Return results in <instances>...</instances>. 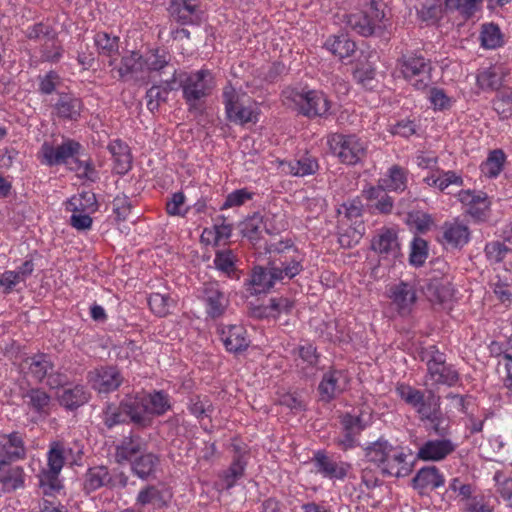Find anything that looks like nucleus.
<instances>
[{
  "instance_id": "obj_1",
  "label": "nucleus",
  "mask_w": 512,
  "mask_h": 512,
  "mask_svg": "<svg viewBox=\"0 0 512 512\" xmlns=\"http://www.w3.org/2000/svg\"><path fill=\"white\" fill-rule=\"evenodd\" d=\"M364 452L367 460L380 468L384 475L400 478L412 472L411 450L406 453L403 447L394 446L384 437L369 443Z\"/></svg>"
},
{
  "instance_id": "obj_2",
  "label": "nucleus",
  "mask_w": 512,
  "mask_h": 512,
  "mask_svg": "<svg viewBox=\"0 0 512 512\" xmlns=\"http://www.w3.org/2000/svg\"><path fill=\"white\" fill-rule=\"evenodd\" d=\"M396 69L416 90L424 91L433 83L432 62L424 57L420 51L407 50L402 52L397 58Z\"/></svg>"
},
{
  "instance_id": "obj_3",
  "label": "nucleus",
  "mask_w": 512,
  "mask_h": 512,
  "mask_svg": "<svg viewBox=\"0 0 512 512\" xmlns=\"http://www.w3.org/2000/svg\"><path fill=\"white\" fill-rule=\"evenodd\" d=\"M182 89V96L189 110L198 109L204 100L211 94L214 82L209 70L177 72L176 87Z\"/></svg>"
},
{
  "instance_id": "obj_4",
  "label": "nucleus",
  "mask_w": 512,
  "mask_h": 512,
  "mask_svg": "<svg viewBox=\"0 0 512 512\" xmlns=\"http://www.w3.org/2000/svg\"><path fill=\"white\" fill-rule=\"evenodd\" d=\"M71 453L72 449L63 442L55 441L50 444L47 452V467L38 475L39 488L44 495L52 496L63 488L60 472L67 455Z\"/></svg>"
},
{
  "instance_id": "obj_5",
  "label": "nucleus",
  "mask_w": 512,
  "mask_h": 512,
  "mask_svg": "<svg viewBox=\"0 0 512 512\" xmlns=\"http://www.w3.org/2000/svg\"><path fill=\"white\" fill-rule=\"evenodd\" d=\"M327 143L331 152L346 165L362 163L367 156V141L355 134L332 133Z\"/></svg>"
},
{
  "instance_id": "obj_6",
  "label": "nucleus",
  "mask_w": 512,
  "mask_h": 512,
  "mask_svg": "<svg viewBox=\"0 0 512 512\" xmlns=\"http://www.w3.org/2000/svg\"><path fill=\"white\" fill-rule=\"evenodd\" d=\"M283 97L288 105L309 118L324 117L330 109L329 100L320 91L288 88L283 91Z\"/></svg>"
},
{
  "instance_id": "obj_7",
  "label": "nucleus",
  "mask_w": 512,
  "mask_h": 512,
  "mask_svg": "<svg viewBox=\"0 0 512 512\" xmlns=\"http://www.w3.org/2000/svg\"><path fill=\"white\" fill-rule=\"evenodd\" d=\"M421 360L426 362L427 379L434 385L452 387L459 381L460 376L453 365L447 364L446 355L437 346L431 345L421 352Z\"/></svg>"
},
{
  "instance_id": "obj_8",
  "label": "nucleus",
  "mask_w": 512,
  "mask_h": 512,
  "mask_svg": "<svg viewBox=\"0 0 512 512\" xmlns=\"http://www.w3.org/2000/svg\"><path fill=\"white\" fill-rule=\"evenodd\" d=\"M227 119L235 124L245 125L258 121V112L250 104L245 92L236 90L228 83L222 92Z\"/></svg>"
},
{
  "instance_id": "obj_9",
  "label": "nucleus",
  "mask_w": 512,
  "mask_h": 512,
  "mask_svg": "<svg viewBox=\"0 0 512 512\" xmlns=\"http://www.w3.org/2000/svg\"><path fill=\"white\" fill-rule=\"evenodd\" d=\"M384 17V11L376 1L372 0L360 12L347 15L346 23L357 34L368 37L373 35L376 29L381 28Z\"/></svg>"
},
{
  "instance_id": "obj_10",
  "label": "nucleus",
  "mask_w": 512,
  "mask_h": 512,
  "mask_svg": "<svg viewBox=\"0 0 512 512\" xmlns=\"http://www.w3.org/2000/svg\"><path fill=\"white\" fill-rule=\"evenodd\" d=\"M82 148V145L73 139H65L57 147L44 142L40 148L41 162L48 166L65 164L69 158L75 159L80 155Z\"/></svg>"
},
{
  "instance_id": "obj_11",
  "label": "nucleus",
  "mask_w": 512,
  "mask_h": 512,
  "mask_svg": "<svg viewBox=\"0 0 512 512\" xmlns=\"http://www.w3.org/2000/svg\"><path fill=\"white\" fill-rule=\"evenodd\" d=\"M470 238L468 225L456 218L441 225L437 240L446 249H462L469 243Z\"/></svg>"
},
{
  "instance_id": "obj_12",
  "label": "nucleus",
  "mask_w": 512,
  "mask_h": 512,
  "mask_svg": "<svg viewBox=\"0 0 512 512\" xmlns=\"http://www.w3.org/2000/svg\"><path fill=\"white\" fill-rule=\"evenodd\" d=\"M123 376L116 366H101L88 372L87 381L99 393H110L123 383Z\"/></svg>"
},
{
  "instance_id": "obj_13",
  "label": "nucleus",
  "mask_w": 512,
  "mask_h": 512,
  "mask_svg": "<svg viewBox=\"0 0 512 512\" xmlns=\"http://www.w3.org/2000/svg\"><path fill=\"white\" fill-rule=\"evenodd\" d=\"M202 300L205 305L206 314L212 319L221 317L229 305L228 297L220 289L217 282H206L203 284Z\"/></svg>"
},
{
  "instance_id": "obj_14",
  "label": "nucleus",
  "mask_w": 512,
  "mask_h": 512,
  "mask_svg": "<svg viewBox=\"0 0 512 512\" xmlns=\"http://www.w3.org/2000/svg\"><path fill=\"white\" fill-rule=\"evenodd\" d=\"M118 73V77L124 81H144L146 76L143 55L138 52H130L123 56L119 67L113 69Z\"/></svg>"
},
{
  "instance_id": "obj_15",
  "label": "nucleus",
  "mask_w": 512,
  "mask_h": 512,
  "mask_svg": "<svg viewBox=\"0 0 512 512\" xmlns=\"http://www.w3.org/2000/svg\"><path fill=\"white\" fill-rule=\"evenodd\" d=\"M455 449L456 445L448 438L427 440L419 446L416 458L423 461H441Z\"/></svg>"
},
{
  "instance_id": "obj_16",
  "label": "nucleus",
  "mask_w": 512,
  "mask_h": 512,
  "mask_svg": "<svg viewBox=\"0 0 512 512\" xmlns=\"http://www.w3.org/2000/svg\"><path fill=\"white\" fill-rule=\"evenodd\" d=\"M458 200L467 206L466 212L474 219L483 221L488 215L490 201L484 192L461 190L457 194Z\"/></svg>"
},
{
  "instance_id": "obj_17",
  "label": "nucleus",
  "mask_w": 512,
  "mask_h": 512,
  "mask_svg": "<svg viewBox=\"0 0 512 512\" xmlns=\"http://www.w3.org/2000/svg\"><path fill=\"white\" fill-rule=\"evenodd\" d=\"M121 403L129 423L139 428L150 426L151 417L147 414V406H145L142 394L126 396Z\"/></svg>"
},
{
  "instance_id": "obj_18",
  "label": "nucleus",
  "mask_w": 512,
  "mask_h": 512,
  "mask_svg": "<svg viewBox=\"0 0 512 512\" xmlns=\"http://www.w3.org/2000/svg\"><path fill=\"white\" fill-rule=\"evenodd\" d=\"M389 293V297L392 299V302L396 305L401 315H407L411 312L417 300L414 284L400 281L390 287Z\"/></svg>"
},
{
  "instance_id": "obj_19",
  "label": "nucleus",
  "mask_w": 512,
  "mask_h": 512,
  "mask_svg": "<svg viewBox=\"0 0 512 512\" xmlns=\"http://www.w3.org/2000/svg\"><path fill=\"white\" fill-rule=\"evenodd\" d=\"M220 339L228 352L238 354L250 344L246 329L241 325H227L220 329Z\"/></svg>"
},
{
  "instance_id": "obj_20",
  "label": "nucleus",
  "mask_w": 512,
  "mask_h": 512,
  "mask_svg": "<svg viewBox=\"0 0 512 512\" xmlns=\"http://www.w3.org/2000/svg\"><path fill=\"white\" fill-rule=\"evenodd\" d=\"M347 377L341 370H331L325 373L319 383L318 390L321 400L330 402L346 389Z\"/></svg>"
},
{
  "instance_id": "obj_21",
  "label": "nucleus",
  "mask_w": 512,
  "mask_h": 512,
  "mask_svg": "<svg viewBox=\"0 0 512 512\" xmlns=\"http://www.w3.org/2000/svg\"><path fill=\"white\" fill-rule=\"evenodd\" d=\"M312 461L317 473L329 479H344L350 468V464L337 462L322 451L316 452Z\"/></svg>"
},
{
  "instance_id": "obj_22",
  "label": "nucleus",
  "mask_w": 512,
  "mask_h": 512,
  "mask_svg": "<svg viewBox=\"0 0 512 512\" xmlns=\"http://www.w3.org/2000/svg\"><path fill=\"white\" fill-rule=\"evenodd\" d=\"M371 248L386 258H397L400 255L397 232L392 228L380 229L372 239Z\"/></svg>"
},
{
  "instance_id": "obj_23",
  "label": "nucleus",
  "mask_w": 512,
  "mask_h": 512,
  "mask_svg": "<svg viewBox=\"0 0 512 512\" xmlns=\"http://www.w3.org/2000/svg\"><path fill=\"white\" fill-rule=\"evenodd\" d=\"M26 455L23 438L19 432L4 435L0 440V464L23 459Z\"/></svg>"
},
{
  "instance_id": "obj_24",
  "label": "nucleus",
  "mask_w": 512,
  "mask_h": 512,
  "mask_svg": "<svg viewBox=\"0 0 512 512\" xmlns=\"http://www.w3.org/2000/svg\"><path fill=\"white\" fill-rule=\"evenodd\" d=\"M111 484L112 474L108 467L103 465L88 468L81 479L82 490L86 495L103 487L109 488Z\"/></svg>"
},
{
  "instance_id": "obj_25",
  "label": "nucleus",
  "mask_w": 512,
  "mask_h": 512,
  "mask_svg": "<svg viewBox=\"0 0 512 512\" xmlns=\"http://www.w3.org/2000/svg\"><path fill=\"white\" fill-rule=\"evenodd\" d=\"M488 348L492 357H501L499 364H503L506 370L503 386L507 389L508 397L512 399V345L509 338L506 343L492 341Z\"/></svg>"
},
{
  "instance_id": "obj_26",
  "label": "nucleus",
  "mask_w": 512,
  "mask_h": 512,
  "mask_svg": "<svg viewBox=\"0 0 512 512\" xmlns=\"http://www.w3.org/2000/svg\"><path fill=\"white\" fill-rule=\"evenodd\" d=\"M170 16L180 24H193L199 20L198 0H170Z\"/></svg>"
},
{
  "instance_id": "obj_27",
  "label": "nucleus",
  "mask_w": 512,
  "mask_h": 512,
  "mask_svg": "<svg viewBox=\"0 0 512 512\" xmlns=\"http://www.w3.org/2000/svg\"><path fill=\"white\" fill-rule=\"evenodd\" d=\"M273 264L268 262L267 267L255 266L252 270L249 284L252 286L253 293L260 294L268 292L276 282L280 281Z\"/></svg>"
},
{
  "instance_id": "obj_28",
  "label": "nucleus",
  "mask_w": 512,
  "mask_h": 512,
  "mask_svg": "<svg viewBox=\"0 0 512 512\" xmlns=\"http://www.w3.org/2000/svg\"><path fill=\"white\" fill-rule=\"evenodd\" d=\"M146 450V442L139 435H129L122 438L115 447L117 463L131 462L138 454Z\"/></svg>"
},
{
  "instance_id": "obj_29",
  "label": "nucleus",
  "mask_w": 512,
  "mask_h": 512,
  "mask_svg": "<svg viewBox=\"0 0 512 512\" xmlns=\"http://www.w3.org/2000/svg\"><path fill=\"white\" fill-rule=\"evenodd\" d=\"M273 264L277 274H280L278 278L283 281L285 278L292 279L299 275L303 270V258L297 251H293V254L274 257L270 260Z\"/></svg>"
},
{
  "instance_id": "obj_30",
  "label": "nucleus",
  "mask_w": 512,
  "mask_h": 512,
  "mask_svg": "<svg viewBox=\"0 0 512 512\" xmlns=\"http://www.w3.org/2000/svg\"><path fill=\"white\" fill-rule=\"evenodd\" d=\"M177 84V69H173L172 77L164 81V86L153 85L146 92V105L150 112L155 113L159 110L162 103L168 99L169 92L176 89Z\"/></svg>"
},
{
  "instance_id": "obj_31",
  "label": "nucleus",
  "mask_w": 512,
  "mask_h": 512,
  "mask_svg": "<svg viewBox=\"0 0 512 512\" xmlns=\"http://www.w3.org/2000/svg\"><path fill=\"white\" fill-rule=\"evenodd\" d=\"M444 484V475L434 465L422 467L412 479L413 487L421 491L435 490Z\"/></svg>"
},
{
  "instance_id": "obj_32",
  "label": "nucleus",
  "mask_w": 512,
  "mask_h": 512,
  "mask_svg": "<svg viewBox=\"0 0 512 512\" xmlns=\"http://www.w3.org/2000/svg\"><path fill=\"white\" fill-rule=\"evenodd\" d=\"M130 463L132 473L142 480H147L155 475L156 469L160 464V458L152 452L144 451Z\"/></svg>"
},
{
  "instance_id": "obj_33",
  "label": "nucleus",
  "mask_w": 512,
  "mask_h": 512,
  "mask_svg": "<svg viewBox=\"0 0 512 512\" xmlns=\"http://www.w3.org/2000/svg\"><path fill=\"white\" fill-rule=\"evenodd\" d=\"M408 172L399 165L391 166L387 173L378 180V186L390 192L401 193L407 188Z\"/></svg>"
},
{
  "instance_id": "obj_34",
  "label": "nucleus",
  "mask_w": 512,
  "mask_h": 512,
  "mask_svg": "<svg viewBox=\"0 0 512 512\" xmlns=\"http://www.w3.org/2000/svg\"><path fill=\"white\" fill-rule=\"evenodd\" d=\"M148 416H162L172 407L171 398L164 390L142 394Z\"/></svg>"
},
{
  "instance_id": "obj_35",
  "label": "nucleus",
  "mask_w": 512,
  "mask_h": 512,
  "mask_svg": "<svg viewBox=\"0 0 512 512\" xmlns=\"http://www.w3.org/2000/svg\"><path fill=\"white\" fill-rule=\"evenodd\" d=\"M54 107L58 117L76 121L81 115L83 103L79 98L62 93L59 95Z\"/></svg>"
},
{
  "instance_id": "obj_36",
  "label": "nucleus",
  "mask_w": 512,
  "mask_h": 512,
  "mask_svg": "<svg viewBox=\"0 0 512 512\" xmlns=\"http://www.w3.org/2000/svg\"><path fill=\"white\" fill-rule=\"evenodd\" d=\"M146 75L150 72L168 70L171 74L176 69L171 62V55L163 49H152L143 55Z\"/></svg>"
},
{
  "instance_id": "obj_37",
  "label": "nucleus",
  "mask_w": 512,
  "mask_h": 512,
  "mask_svg": "<svg viewBox=\"0 0 512 512\" xmlns=\"http://www.w3.org/2000/svg\"><path fill=\"white\" fill-rule=\"evenodd\" d=\"M363 196L371 202V207L381 214H390L394 207V201L387 194V190L380 186H371L363 190Z\"/></svg>"
},
{
  "instance_id": "obj_38",
  "label": "nucleus",
  "mask_w": 512,
  "mask_h": 512,
  "mask_svg": "<svg viewBox=\"0 0 512 512\" xmlns=\"http://www.w3.org/2000/svg\"><path fill=\"white\" fill-rule=\"evenodd\" d=\"M65 209L72 213L92 214L98 209L96 195L92 191H83L73 195L66 201Z\"/></svg>"
},
{
  "instance_id": "obj_39",
  "label": "nucleus",
  "mask_w": 512,
  "mask_h": 512,
  "mask_svg": "<svg viewBox=\"0 0 512 512\" xmlns=\"http://www.w3.org/2000/svg\"><path fill=\"white\" fill-rule=\"evenodd\" d=\"M90 393L83 385L64 388L59 395V403L68 410H75L88 402Z\"/></svg>"
},
{
  "instance_id": "obj_40",
  "label": "nucleus",
  "mask_w": 512,
  "mask_h": 512,
  "mask_svg": "<svg viewBox=\"0 0 512 512\" xmlns=\"http://www.w3.org/2000/svg\"><path fill=\"white\" fill-rule=\"evenodd\" d=\"M112 154L117 174L124 175L131 169L132 156L129 147L121 140H114L108 145Z\"/></svg>"
},
{
  "instance_id": "obj_41",
  "label": "nucleus",
  "mask_w": 512,
  "mask_h": 512,
  "mask_svg": "<svg viewBox=\"0 0 512 512\" xmlns=\"http://www.w3.org/2000/svg\"><path fill=\"white\" fill-rule=\"evenodd\" d=\"M284 170L296 177H305L315 174L319 169V164L316 158L303 155L299 159L282 163Z\"/></svg>"
},
{
  "instance_id": "obj_42",
  "label": "nucleus",
  "mask_w": 512,
  "mask_h": 512,
  "mask_svg": "<svg viewBox=\"0 0 512 512\" xmlns=\"http://www.w3.org/2000/svg\"><path fill=\"white\" fill-rule=\"evenodd\" d=\"M25 474L20 466L9 467L0 464V483L5 492H12L24 486Z\"/></svg>"
},
{
  "instance_id": "obj_43",
  "label": "nucleus",
  "mask_w": 512,
  "mask_h": 512,
  "mask_svg": "<svg viewBox=\"0 0 512 512\" xmlns=\"http://www.w3.org/2000/svg\"><path fill=\"white\" fill-rule=\"evenodd\" d=\"M94 43L99 55L109 57V66H112L119 53V37L101 31L95 34Z\"/></svg>"
},
{
  "instance_id": "obj_44",
  "label": "nucleus",
  "mask_w": 512,
  "mask_h": 512,
  "mask_svg": "<svg viewBox=\"0 0 512 512\" xmlns=\"http://www.w3.org/2000/svg\"><path fill=\"white\" fill-rule=\"evenodd\" d=\"M26 363L28 364V373L38 382L50 375L54 367L51 357L44 353L27 358Z\"/></svg>"
},
{
  "instance_id": "obj_45",
  "label": "nucleus",
  "mask_w": 512,
  "mask_h": 512,
  "mask_svg": "<svg viewBox=\"0 0 512 512\" xmlns=\"http://www.w3.org/2000/svg\"><path fill=\"white\" fill-rule=\"evenodd\" d=\"M325 48L339 59H345L355 52L356 44L345 34L329 37L324 44Z\"/></svg>"
},
{
  "instance_id": "obj_46",
  "label": "nucleus",
  "mask_w": 512,
  "mask_h": 512,
  "mask_svg": "<svg viewBox=\"0 0 512 512\" xmlns=\"http://www.w3.org/2000/svg\"><path fill=\"white\" fill-rule=\"evenodd\" d=\"M484 0H445L447 12H458L464 19H470L481 11Z\"/></svg>"
},
{
  "instance_id": "obj_47",
  "label": "nucleus",
  "mask_w": 512,
  "mask_h": 512,
  "mask_svg": "<svg viewBox=\"0 0 512 512\" xmlns=\"http://www.w3.org/2000/svg\"><path fill=\"white\" fill-rule=\"evenodd\" d=\"M24 398L27 399L29 407L38 414L48 415L51 405L50 395L40 388H32L26 392Z\"/></svg>"
},
{
  "instance_id": "obj_48",
  "label": "nucleus",
  "mask_w": 512,
  "mask_h": 512,
  "mask_svg": "<svg viewBox=\"0 0 512 512\" xmlns=\"http://www.w3.org/2000/svg\"><path fill=\"white\" fill-rule=\"evenodd\" d=\"M505 162L506 155L503 150H492L487 159L481 164V172L488 178H496L502 172Z\"/></svg>"
},
{
  "instance_id": "obj_49",
  "label": "nucleus",
  "mask_w": 512,
  "mask_h": 512,
  "mask_svg": "<svg viewBox=\"0 0 512 512\" xmlns=\"http://www.w3.org/2000/svg\"><path fill=\"white\" fill-rule=\"evenodd\" d=\"M164 493L154 485H148L141 489L136 498V505H152L155 508H162L166 505Z\"/></svg>"
},
{
  "instance_id": "obj_50",
  "label": "nucleus",
  "mask_w": 512,
  "mask_h": 512,
  "mask_svg": "<svg viewBox=\"0 0 512 512\" xmlns=\"http://www.w3.org/2000/svg\"><path fill=\"white\" fill-rule=\"evenodd\" d=\"M102 420L108 429H112L117 425L129 423L122 408L121 401L117 405L114 403H107L102 412Z\"/></svg>"
},
{
  "instance_id": "obj_51",
  "label": "nucleus",
  "mask_w": 512,
  "mask_h": 512,
  "mask_svg": "<svg viewBox=\"0 0 512 512\" xmlns=\"http://www.w3.org/2000/svg\"><path fill=\"white\" fill-rule=\"evenodd\" d=\"M236 261V255L232 250L217 251L214 258V264L218 270L225 273L230 278L239 279V274L235 267Z\"/></svg>"
},
{
  "instance_id": "obj_52",
  "label": "nucleus",
  "mask_w": 512,
  "mask_h": 512,
  "mask_svg": "<svg viewBox=\"0 0 512 512\" xmlns=\"http://www.w3.org/2000/svg\"><path fill=\"white\" fill-rule=\"evenodd\" d=\"M481 45L486 49H495L503 44V35L497 24L485 23L480 32Z\"/></svg>"
},
{
  "instance_id": "obj_53",
  "label": "nucleus",
  "mask_w": 512,
  "mask_h": 512,
  "mask_svg": "<svg viewBox=\"0 0 512 512\" xmlns=\"http://www.w3.org/2000/svg\"><path fill=\"white\" fill-rule=\"evenodd\" d=\"M176 304L168 294L152 293L148 297V305L151 311L158 317H165Z\"/></svg>"
},
{
  "instance_id": "obj_54",
  "label": "nucleus",
  "mask_w": 512,
  "mask_h": 512,
  "mask_svg": "<svg viewBox=\"0 0 512 512\" xmlns=\"http://www.w3.org/2000/svg\"><path fill=\"white\" fill-rule=\"evenodd\" d=\"M503 73L494 68H486L477 75V85L482 90H498L502 86Z\"/></svg>"
},
{
  "instance_id": "obj_55",
  "label": "nucleus",
  "mask_w": 512,
  "mask_h": 512,
  "mask_svg": "<svg viewBox=\"0 0 512 512\" xmlns=\"http://www.w3.org/2000/svg\"><path fill=\"white\" fill-rule=\"evenodd\" d=\"M416 412L422 421L437 419V415L441 412L439 397L429 391L425 401L416 409Z\"/></svg>"
},
{
  "instance_id": "obj_56",
  "label": "nucleus",
  "mask_w": 512,
  "mask_h": 512,
  "mask_svg": "<svg viewBox=\"0 0 512 512\" xmlns=\"http://www.w3.org/2000/svg\"><path fill=\"white\" fill-rule=\"evenodd\" d=\"M484 252L491 264H497L503 262L512 253V249L504 242L491 241L485 245Z\"/></svg>"
},
{
  "instance_id": "obj_57",
  "label": "nucleus",
  "mask_w": 512,
  "mask_h": 512,
  "mask_svg": "<svg viewBox=\"0 0 512 512\" xmlns=\"http://www.w3.org/2000/svg\"><path fill=\"white\" fill-rule=\"evenodd\" d=\"M428 257V243L421 237H414L410 244L409 262L413 266H422Z\"/></svg>"
},
{
  "instance_id": "obj_58",
  "label": "nucleus",
  "mask_w": 512,
  "mask_h": 512,
  "mask_svg": "<svg viewBox=\"0 0 512 512\" xmlns=\"http://www.w3.org/2000/svg\"><path fill=\"white\" fill-rule=\"evenodd\" d=\"M246 462L242 455H237L230 467L224 472L223 480L227 489L232 488L238 479H240L245 471Z\"/></svg>"
},
{
  "instance_id": "obj_59",
  "label": "nucleus",
  "mask_w": 512,
  "mask_h": 512,
  "mask_svg": "<svg viewBox=\"0 0 512 512\" xmlns=\"http://www.w3.org/2000/svg\"><path fill=\"white\" fill-rule=\"evenodd\" d=\"M444 10L446 11L445 3L441 0H426L418 14L423 21H437L442 17Z\"/></svg>"
},
{
  "instance_id": "obj_60",
  "label": "nucleus",
  "mask_w": 512,
  "mask_h": 512,
  "mask_svg": "<svg viewBox=\"0 0 512 512\" xmlns=\"http://www.w3.org/2000/svg\"><path fill=\"white\" fill-rule=\"evenodd\" d=\"M426 294L433 303L442 304L452 296V290L448 284L432 281L428 284Z\"/></svg>"
},
{
  "instance_id": "obj_61",
  "label": "nucleus",
  "mask_w": 512,
  "mask_h": 512,
  "mask_svg": "<svg viewBox=\"0 0 512 512\" xmlns=\"http://www.w3.org/2000/svg\"><path fill=\"white\" fill-rule=\"evenodd\" d=\"M493 109L502 118H508L512 114V91L503 89L499 91L493 100Z\"/></svg>"
},
{
  "instance_id": "obj_62",
  "label": "nucleus",
  "mask_w": 512,
  "mask_h": 512,
  "mask_svg": "<svg viewBox=\"0 0 512 512\" xmlns=\"http://www.w3.org/2000/svg\"><path fill=\"white\" fill-rule=\"evenodd\" d=\"M188 410L197 419L209 417L213 411L211 401L207 397L193 396L190 398Z\"/></svg>"
},
{
  "instance_id": "obj_63",
  "label": "nucleus",
  "mask_w": 512,
  "mask_h": 512,
  "mask_svg": "<svg viewBox=\"0 0 512 512\" xmlns=\"http://www.w3.org/2000/svg\"><path fill=\"white\" fill-rule=\"evenodd\" d=\"M262 224L263 218L260 215L255 214L242 223L241 232L244 237L250 239L251 241L258 240L261 233Z\"/></svg>"
},
{
  "instance_id": "obj_64",
  "label": "nucleus",
  "mask_w": 512,
  "mask_h": 512,
  "mask_svg": "<svg viewBox=\"0 0 512 512\" xmlns=\"http://www.w3.org/2000/svg\"><path fill=\"white\" fill-rule=\"evenodd\" d=\"M492 289L494 294L497 296L499 301L503 304L509 305L512 302V285L502 280L500 277H496V280L492 282Z\"/></svg>"
}]
</instances>
